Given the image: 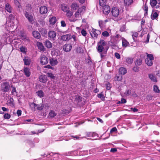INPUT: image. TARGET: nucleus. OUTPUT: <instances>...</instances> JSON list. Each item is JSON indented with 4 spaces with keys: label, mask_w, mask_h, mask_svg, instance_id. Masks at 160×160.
Segmentation results:
<instances>
[{
    "label": "nucleus",
    "mask_w": 160,
    "mask_h": 160,
    "mask_svg": "<svg viewBox=\"0 0 160 160\" xmlns=\"http://www.w3.org/2000/svg\"><path fill=\"white\" fill-rule=\"evenodd\" d=\"M20 49L21 52H22L23 53H26L27 52V48H26L22 46L20 48Z\"/></svg>",
    "instance_id": "37998d69"
},
{
    "label": "nucleus",
    "mask_w": 160,
    "mask_h": 160,
    "mask_svg": "<svg viewBox=\"0 0 160 160\" xmlns=\"http://www.w3.org/2000/svg\"><path fill=\"white\" fill-rule=\"evenodd\" d=\"M72 48V46L71 44H67L64 46L63 49L64 51L68 52L71 50Z\"/></svg>",
    "instance_id": "4468645a"
},
{
    "label": "nucleus",
    "mask_w": 160,
    "mask_h": 160,
    "mask_svg": "<svg viewBox=\"0 0 160 160\" xmlns=\"http://www.w3.org/2000/svg\"><path fill=\"white\" fill-rule=\"evenodd\" d=\"M47 75L48 77H50L51 78L54 79L55 78V77L52 73H47Z\"/></svg>",
    "instance_id": "13d9d810"
},
{
    "label": "nucleus",
    "mask_w": 160,
    "mask_h": 160,
    "mask_svg": "<svg viewBox=\"0 0 160 160\" xmlns=\"http://www.w3.org/2000/svg\"><path fill=\"white\" fill-rule=\"evenodd\" d=\"M36 106L37 109L40 111L42 110L43 108V105L41 104H37Z\"/></svg>",
    "instance_id": "ea45409f"
},
{
    "label": "nucleus",
    "mask_w": 160,
    "mask_h": 160,
    "mask_svg": "<svg viewBox=\"0 0 160 160\" xmlns=\"http://www.w3.org/2000/svg\"><path fill=\"white\" fill-rule=\"evenodd\" d=\"M147 58L146 59L145 62L146 63L148 66H151L152 65V60L154 59L153 56L152 54H149L146 53Z\"/></svg>",
    "instance_id": "f03ea898"
},
{
    "label": "nucleus",
    "mask_w": 160,
    "mask_h": 160,
    "mask_svg": "<svg viewBox=\"0 0 160 160\" xmlns=\"http://www.w3.org/2000/svg\"><path fill=\"white\" fill-rule=\"evenodd\" d=\"M5 8L6 10L9 13L12 12V8L9 3H7L6 4Z\"/></svg>",
    "instance_id": "393cba45"
},
{
    "label": "nucleus",
    "mask_w": 160,
    "mask_h": 160,
    "mask_svg": "<svg viewBox=\"0 0 160 160\" xmlns=\"http://www.w3.org/2000/svg\"><path fill=\"white\" fill-rule=\"evenodd\" d=\"M81 33L82 35L84 36H86L87 34L86 31L83 29L82 30Z\"/></svg>",
    "instance_id": "052dcab7"
},
{
    "label": "nucleus",
    "mask_w": 160,
    "mask_h": 160,
    "mask_svg": "<svg viewBox=\"0 0 160 160\" xmlns=\"http://www.w3.org/2000/svg\"><path fill=\"white\" fill-rule=\"evenodd\" d=\"M39 31L41 33L42 35H44L47 33V31L46 29L43 28H39L38 29Z\"/></svg>",
    "instance_id": "c756f323"
},
{
    "label": "nucleus",
    "mask_w": 160,
    "mask_h": 160,
    "mask_svg": "<svg viewBox=\"0 0 160 160\" xmlns=\"http://www.w3.org/2000/svg\"><path fill=\"white\" fill-rule=\"evenodd\" d=\"M111 12L112 16L116 18L118 17L119 15L120 11L118 8L115 7L112 8Z\"/></svg>",
    "instance_id": "39448f33"
},
{
    "label": "nucleus",
    "mask_w": 160,
    "mask_h": 160,
    "mask_svg": "<svg viewBox=\"0 0 160 160\" xmlns=\"http://www.w3.org/2000/svg\"><path fill=\"white\" fill-rule=\"evenodd\" d=\"M122 41V46L124 48H126L127 46L129 45V43L124 38L121 37Z\"/></svg>",
    "instance_id": "f3484780"
},
{
    "label": "nucleus",
    "mask_w": 160,
    "mask_h": 160,
    "mask_svg": "<svg viewBox=\"0 0 160 160\" xmlns=\"http://www.w3.org/2000/svg\"><path fill=\"white\" fill-rule=\"evenodd\" d=\"M77 50L78 52L79 53H82L83 52V51L82 48L80 47L78 48Z\"/></svg>",
    "instance_id": "338daca9"
},
{
    "label": "nucleus",
    "mask_w": 160,
    "mask_h": 160,
    "mask_svg": "<svg viewBox=\"0 0 160 160\" xmlns=\"http://www.w3.org/2000/svg\"><path fill=\"white\" fill-rule=\"evenodd\" d=\"M32 10L31 5L29 4H27L25 9L24 13H26V12L32 13Z\"/></svg>",
    "instance_id": "ddd939ff"
},
{
    "label": "nucleus",
    "mask_w": 160,
    "mask_h": 160,
    "mask_svg": "<svg viewBox=\"0 0 160 160\" xmlns=\"http://www.w3.org/2000/svg\"><path fill=\"white\" fill-rule=\"evenodd\" d=\"M138 35V33L137 32H134L132 35V38L134 41L137 40L136 38Z\"/></svg>",
    "instance_id": "a19ab883"
},
{
    "label": "nucleus",
    "mask_w": 160,
    "mask_h": 160,
    "mask_svg": "<svg viewBox=\"0 0 160 160\" xmlns=\"http://www.w3.org/2000/svg\"><path fill=\"white\" fill-rule=\"evenodd\" d=\"M48 62V58L44 55H42L40 58V63L42 65L47 64Z\"/></svg>",
    "instance_id": "0eeeda50"
},
{
    "label": "nucleus",
    "mask_w": 160,
    "mask_h": 160,
    "mask_svg": "<svg viewBox=\"0 0 160 160\" xmlns=\"http://www.w3.org/2000/svg\"><path fill=\"white\" fill-rule=\"evenodd\" d=\"M49 22L50 24H54L57 21V19L55 17H52V16H50Z\"/></svg>",
    "instance_id": "4be33fe9"
},
{
    "label": "nucleus",
    "mask_w": 160,
    "mask_h": 160,
    "mask_svg": "<svg viewBox=\"0 0 160 160\" xmlns=\"http://www.w3.org/2000/svg\"><path fill=\"white\" fill-rule=\"evenodd\" d=\"M153 90L156 92L159 93L160 92V91L158 87L155 85L153 86Z\"/></svg>",
    "instance_id": "de8ad7c7"
},
{
    "label": "nucleus",
    "mask_w": 160,
    "mask_h": 160,
    "mask_svg": "<svg viewBox=\"0 0 160 160\" xmlns=\"http://www.w3.org/2000/svg\"><path fill=\"white\" fill-rule=\"evenodd\" d=\"M22 39H23L25 41H28L29 40L28 38L26 37V36H24L22 37Z\"/></svg>",
    "instance_id": "69168bd1"
},
{
    "label": "nucleus",
    "mask_w": 160,
    "mask_h": 160,
    "mask_svg": "<svg viewBox=\"0 0 160 160\" xmlns=\"http://www.w3.org/2000/svg\"><path fill=\"white\" fill-rule=\"evenodd\" d=\"M155 8L156 9H160V2H158V4H156V6H155Z\"/></svg>",
    "instance_id": "774afa93"
},
{
    "label": "nucleus",
    "mask_w": 160,
    "mask_h": 160,
    "mask_svg": "<svg viewBox=\"0 0 160 160\" xmlns=\"http://www.w3.org/2000/svg\"><path fill=\"white\" fill-rule=\"evenodd\" d=\"M39 78L40 82L43 83H45L47 81V77L46 75H41Z\"/></svg>",
    "instance_id": "a211bd4d"
},
{
    "label": "nucleus",
    "mask_w": 160,
    "mask_h": 160,
    "mask_svg": "<svg viewBox=\"0 0 160 160\" xmlns=\"http://www.w3.org/2000/svg\"><path fill=\"white\" fill-rule=\"evenodd\" d=\"M24 14L25 17L27 19L30 23H33V18L32 13H28V12H26V13H24Z\"/></svg>",
    "instance_id": "423d86ee"
},
{
    "label": "nucleus",
    "mask_w": 160,
    "mask_h": 160,
    "mask_svg": "<svg viewBox=\"0 0 160 160\" xmlns=\"http://www.w3.org/2000/svg\"><path fill=\"white\" fill-rule=\"evenodd\" d=\"M11 118V115L8 113H5L3 115V118L5 119H8Z\"/></svg>",
    "instance_id": "3c124183"
},
{
    "label": "nucleus",
    "mask_w": 160,
    "mask_h": 160,
    "mask_svg": "<svg viewBox=\"0 0 160 160\" xmlns=\"http://www.w3.org/2000/svg\"><path fill=\"white\" fill-rule=\"evenodd\" d=\"M81 13L79 12V11L77 10V11L75 12L74 15L75 17L76 18H79L81 17Z\"/></svg>",
    "instance_id": "58836bf2"
},
{
    "label": "nucleus",
    "mask_w": 160,
    "mask_h": 160,
    "mask_svg": "<svg viewBox=\"0 0 160 160\" xmlns=\"http://www.w3.org/2000/svg\"><path fill=\"white\" fill-rule=\"evenodd\" d=\"M48 37L51 39L54 40L56 36V33L54 31H51L48 32Z\"/></svg>",
    "instance_id": "9d476101"
},
{
    "label": "nucleus",
    "mask_w": 160,
    "mask_h": 160,
    "mask_svg": "<svg viewBox=\"0 0 160 160\" xmlns=\"http://www.w3.org/2000/svg\"><path fill=\"white\" fill-rule=\"evenodd\" d=\"M103 12L105 14H108L110 12V8L108 5H105L103 7Z\"/></svg>",
    "instance_id": "f8f14e48"
},
{
    "label": "nucleus",
    "mask_w": 160,
    "mask_h": 160,
    "mask_svg": "<svg viewBox=\"0 0 160 160\" xmlns=\"http://www.w3.org/2000/svg\"><path fill=\"white\" fill-rule=\"evenodd\" d=\"M45 43L46 47L47 48H50L52 47V44L48 40L46 41L45 42Z\"/></svg>",
    "instance_id": "cd10ccee"
},
{
    "label": "nucleus",
    "mask_w": 160,
    "mask_h": 160,
    "mask_svg": "<svg viewBox=\"0 0 160 160\" xmlns=\"http://www.w3.org/2000/svg\"><path fill=\"white\" fill-rule=\"evenodd\" d=\"M24 64L26 65H29L30 64L31 61L29 58L26 57L23 59Z\"/></svg>",
    "instance_id": "aec40b11"
},
{
    "label": "nucleus",
    "mask_w": 160,
    "mask_h": 160,
    "mask_svg": "<svg viewBox=\"0 0 160 160\" xmlns=\"http://www.w3.org/2000/svg\"><path fill=\"white\" fill-rule=\"evenodd\" d=\"M117 130V128L114 127L112 128L110 132L111 133H112L114 132H116Z\"/></svg>",
    "instance_id": "e2e57ef3"
},
{
    "label": "nucleus",
    "mask_w": 160,
    "mask_h": 160,
    "mask_svg": "<svg viewBox=\"0 0 160 160\" xmlns=\"http://www.w3.org/2000/svg\"><path fill=\"white\" fill-rule=\"evenodd\" d=\"M66 15L68 18H71L73 15V12L70 10H68L67 12H66Z\"/></svg>",
    "instance_id": "4c0bfd02"
},
{
    "label": "nucleus",
    "mask_w": 160,
    "mask_h": 160,
    "mask_svg": "<svg viewBox=\"0 0 160 160\" xmlns=\"http://www.w3.org/2000/svg\"><path fill=\"white\" fill-rule=\"evenodd\" d=\"M106 45V42L103 40H100L98 43L97 50L100 55L101 58H102L106 56L107 51L104 49V47Z\"/></svg>",
    "instance_id": "f257e3e1"
},
{
    "label": "nucleus",
    "mask_w": 160,
    "mask_h": 160,
    "mask_svg": "<svg viewBox=\"0 0 160 160\" xmlns=\"http://www.w3.org/2000/svg\"><path fill=\"white\" fill-rule=\"evenodd\" d=\"M152 98L153 96L150 95H148L146 97V99L148 101L152 100Z\"/></svg>",
    "instance_id": "bf43d9fd"
},
{
    "label": "nucleus",
    "mask_w": 160,
    "mask_h": 160,
    "mask_svg": "<svg viewBox=\"0 0 160 160\" xmlns=\"http://www.w3.org/2000/svg\"><path fill=\"white\" fill-rule=\"evenodd\" d=\"M58 61L56 59H50V63L52 66H55L58 63Z\"/></svg>",
    "instance_id": "c85d7f7f"
},
{
    "label": "nucleus",
    "mask_w": 160,
    "mask_h": 160,
    "mask_svg": "<svg viewBox=\"0 0 160 160\" xmlns=\"http://www.w3.org/2000/svg\"><path fill=\"white\" fill-rule=\"evenodd\" d=\"M71 7L73 10H75L78 9L79 6L76 2H73L72 3Z\"/></svg>",
    "instance_id": "5701e85b"
},
{
    "label": "nucleus",
    "mask_w": 160,
    "mask_h": 160,
    "mask_svg": "<svg viewBox=\"0 0 160 160\" xmlns=\"http://www.w3.org/2000/svg\"><path fill=\"white\" fill-rule=\"evenodd\" d=\"M23 71L25 75L27 77H29L31 75V72L30 71V69L27 68H24Z\"/></svg>",
    "instance_id": "6ab92c4d"
},
{
    "label": "nucleus",
    "mask_w": 160,
    "mask_h": 160,
    "mask_svg": "<svg viewBox=\"0 0 160 160\" xmlns=\"http://www.w3.org/2000/svg\"><path fill=\"white\" fill-rule=\"evenodd\" d=\"M109 33L107 31H104L102 33V35L104 37H108L109 36Z\"/></svg>",
    "instance_id": "680f3d73"
},
{
    "label": "nucleus",
    "mask_w": 160,
    "mask_h": 160,
    "mask_svg": "<svg viewBox=\"0 0 160 160\" xmlns=\"http://www.w3.org/2000/svg\"><path fill=\"white\" fill-rule=\"evenodd\" d=\"M158 14L156 12L152 13L151 16V18L152 20H154L156 19L158 17Z\"/></svg>",
    "instance_id": "2f4dec72"
},
{
    "label": "nucleus",
    "mask_w": 160,
    "mask_h": 160,
    "mask_svg": "<svg viewBox=\"0 0 160 160\" xmlns=\"http://www.w3.org/2000/svg\"><path fill=\"white\" fill-rule=\"evenodd\" d=\"M61 9L64 12H67L69 9L68 6L65 4H61L60 5Z\"/></svg>",
    "instance_id": "dca6fc26"
},
{
    "label": "nucleus",
    "mask_w": 160,
    "mask_h": 160,
    "mask_svg": "<svg viewBox=\"0 0 160 160\" xmlns=\"http://www.w3.org/2000/svg\"><path fill=\"white\" fill-rule=\"evenodd\" d=\"M127 101L126 100L124 99L123 98H121V101H118L117 103L119 104V103H125Z\"/></svg>",
    "instance_id": "8fccbe9b"
},
{
    "label": "nucleus",
    "mask_w": 160,
    "mask_h": 160,
    "mask_svg": "<svg viewBox=\"0 0 160 160\" xmlns=\"http://www.w3.org/2000/svg\"><path fill=\"white\" fill-rule=\"evenodd\" d=\"M106 0H99V5L100 6L104 7L106 4Z\"/></svg>",
    "instance_id": "f704fd0d"
},
{
    "label": "nucleus",
    "mask_w": 160,
    "mask_h": 160,
    "mask_svg": "<svg viewBox=\"0 0 160 160\" xmlns=\"http://www.w3.org/2000/svg\"><path fill=\"white\" fill-rule=\"evenodd\" d=\"M131 93V91L130 90L128 89L126 90L124 92V94L126 96H128L130 95Z\"/></svg>",
    "instance_id": "603ef678"
},
{
    "label": "nucleus",
    "mask_w": 160,
    "mask_h": 160,
    "mask_svg": "<svg viewBox=\"0 0 160 160\" xmlns=\"http://www.w3.org/2000/svg\"><path fill=\"white\" fill-rule=\"evenodd\" d=\"M29 106L32 110L35 111L36 106V105L35 103L33 102L30 103Z\"/></svg>",
    "instance_id": "72a5a7b5"
},
{
    "label": "nucleus",
    "mask_w": 160,
    "mask_h": 160,
    "mask_svg": "<svg viewBox=\"0 0 160 160\" xmlns=\"http://www.w3.org/2000/svg\"><path fill=\"white\" fill-rule=\"evenodd\" d=\"M99 25L101 28H102L104 26V24L102 21L100 20L98 22Z\"/></svg>",
    "instance_id": "864d4df0"
},
{
    "label": "nucleus",
    "mask_w": 160,
    "mask_h": 160,
    "mask_svg": "<svg viewBox=\"0 0 160 160\" xmlns=\"http://www.w3.org/2000/svg\"><path fill=\"white\" fill-rule=\"evenodd\" d=\"M14 3L15 4L16 6L18 8H20L21 7V5L20 3L17 0H14Z\"/></svg>",
    "instance_id": "09e8293b"
},
{
    "label": "nucleus",
    "mask_w": 160,
    "mask_h": 160,
    "mask_svg": "<svg viewBox=\"0 0 160 160\" xmlns=\"http://www.w3.org/2000/svg\"><path fill=\"white\" fill-rule=\"evenodd\" d=\"M48 11L47 8L45 6H41L39 8V12L41 14H45L47 13Z\"/></svg>",
    "instance_id": "6e6552de"
},
{
    "label": "nucleus",
    "mask_w": 160,
    "mask_h": 160,
    "mask_svg": "<svg viewBox=\"0 0 160 160\" xmlns=\"http://www.w3.org/2000/svg\"><path fill=\"white\" fill-rule=\"evenodd\" d=\"M101 33L100 31L94 28L92 29V31L90 32V35L92 38L95 39L97 38L98 35Z\"/></svg>",
    "instance_id": "20e7f679"
},
{
    "label": "nucleus",
    "mask_w": 160,
    "mask_h": 160,
    "mask_svg": "<svg viewBox=\"0 0 160 160\" xmlns=\"http://www.w3.org/2000/svg\"><path fill=\"white\" fill-rule=\"evenodd\" d=\"M11 88H12V95L14 96H16L17 95V93L16 92V88L12 86H11Z\"/></svg>",
    "instance_id": "79ce46f5"
},
{
    "label": "nucleus",
    "mask_w": 160,
    "mask_h": 160,
    "mask_svg": "<svg viewBox=\"0 0 160 160\" xmlns=\"http://www.w3.org/2000/svg\"><path fill=\"white\" fill-rule=\"evenodd\" d=\"M38 96L40 98H42L43 97L44 93L42 90H39L37 92Z\"/></svg>",
    "instance_id": "c9c22d12"
},
{
    "label": "nucleus",
    "mask_w": 160,
    "mask_h": 160,
    "mask_svg": "<svg viewBox=\"0 0 160 160\" xmlns=\"http://www.w3.org/2000/svg\"><path fill=\"white\" fill-rule=\"evenodd\" d=\"M142 60L141 59H138L135 62V64L137 65H140L142 63Z\"/></svg>",
    "instance_id": "a18cd8bd"
},
{
    "label": "nucleus",
    "mask_w": 160,
    "mask_h": 160,
    "mask_svg": "<svg viewBox=\"0 0 160 160\" xmlns=\"http://www.w3.org/2000/svg\"><path fill=\"white\" fill-rule=\"evenodd\" d=\"M114 79L116 81H120L122 79V77L120 75H116Z\"/></svg>",
    "instance_id": "49530a36"
},
{
    "label": "nucleus",
    "mask_w": 160,
    "mask_h": 160,
    "mask_svg": "<svg viewBox=\"0 0 160 160\" xmlns=\"http://www.w3.org/2000/svg\"><path fill=\"white\" fill-rule=\"evenodd\" d=\"M149 78L150 80L153 82H157V79L156 77L152 74H150L148 75Z\"/></svg>",
    "instance_id": "a878e982"
},
{
    "label": "nucleus",
    "mask_w": 160,
    "mask_h": 160,
    "mask_svg": "<svg viewBox=\"0 0 160 160\" xmlns=\"http://www.w3.org/2000/svg\"><path fill=\"white\" fill-rule=\"evenodd\" d=\"M117 40L115 39L113 40H112L110 41L109 42V44L112 48L115 49L117 47Z\"/></svg>",
    "instance_id": "9b49d317"
},
{
    "label": "nucleus",
    "mask_w": 160,
    "mask_h": 160,
    "mask_svg": "<svg viewBox=\"0 0 160 160\" xmlns=\"http://www.w3.org/2000/svg\"><path fill=\"white\" fill-rule=\"evenodd\" d=\"M126 61L128 63L130 64V63H132V59H131L130 58H128L126 59Z\"/></svg>",
    "instance_id": "5fc2aeb1"
},
{
    "label": "nucleus",
    "mask_w": 160,
    "mask_h": 160,
    "mask_svg": "<svg viewBox=\"0 0 160 160\" xmlns=\"http://www.w3.org/2000/svg\"><path fill=\"white\" fill-rule=\"evenodd\" d=\"M85 7L83 6L80 8L79 7L78 8V11L81 13L82 12H83L85 11Z\"/></svg>",
    "instance_id": "c03bdc74"
},
{
    "label": "nucleus",
    "mask_w": 160,
    "mask_h": 160,
    "mask_svg": "<svg viewBox=\"0 0 160 160\" xmlns=\"http://www.w3.org/2000/svg\"><path fill=\"white\" fill-rule=\"evenodd\" d=\"M106 88L107 90H109L110 89L111 87V85L109 82L107 83L106 84Z\"/></svg>",
    "instance_id": "4d7b16f0"
},
{
    "label": "nucleus",
    "mask_w": 160,
    "mask_h": 160,
    "mask_svg": "<svg viewBox=\"0 0 160 160\" xmlns=\"http://www.w3.org/2000/svg\"><path fill=\"white\" fill-rule=\"evenodd\" d=\"M57 115V113L53 110H51L49 113V116L51 118H54Z\"/></svg>",
    "instance_id": "473e14b6"
},
{
    "label": "nucleus",
    "mask_w": 160,
    "mask_h": 160,
    "mask_svg": "<svg viewBox=\"0 0 160 160\" xmlns=\"http://www.w3.org/2000/svg\"><path fill=\"white\" fill-rule=\"evenodd\" d=\"M86 136L88 137H98V135L96 132H90L86 133Z\"/></svg>",
    "instance_id": "2eb2a0df"
},
{
    "label": "nucleus",
    "mask_w": 160,
    "mask_h": 160,
    "mask_svg": "<svg viewBox=\"0 0 160 160\" xmlns=\"http://www.w3.org/2000/svg\"><path fill=\"white\" fill-rule=\"evenodd\" d=\"M72 38V35L70 34H67L62 35L61 37V39L64 41H68Z\"/></svg>",
    "instance_id": "1a4fd4ad"
},
{
    "label": "nucleus",
    "mask_w": 160,
    "mask_h": 160,
    "mask_svg": "<svg viewBox=\"0 0 160 160\" xmlns=\"http://www.w3.org/2000/svg\"><path fill=\"white\" fill-rule=\"evenodd\" d=\"M33 36L36 38L39 39L41 37V35L40 33L37 31H34L32 32Z\"/></svg>",
    "instance_id": "412c9836"
},
{
    "label": "nucleus",
    "mask_w": 160,
    "mask_h": 160,
    "mask_svg": "<svg viewBox=\"0 0 160 160\" xmlns=\"http://www.w3.org/2000/svg\"><path fill=\"white\" fill-rule=\"evenodd\" d=\"M115 57L118 59H119L120 58V56L119 53L118 52H115Z\"/></svg>",
    "instance_id": "0e129e2a"
},
{
    "label": "nucleus",
    "mask_w": 160,
    "mask_h": 160,
    "mask_svg": "<svg viewBox=\"0 0 160 160\" xmlns=\"http://www.w3.org/2000/svg\"><path fill=\"white\" fill-rule=\"evenodd\" d=\"M38 49L41 51H44L45 48L42 43L39 42L38 45Z\"/></svg>",
    "instance_id": "e433bc0d"
},
{
    "label": "nucleus",
    "mask_w": 160,
    "mask_h": 160,
    "mask_svg": "<svg viewBox=\"0 0 160 160\" xmlns=\"http://www.w3.org/2000/svg\"><path fill=\"white\" fill-rule=\"evenodd\" d=\"M127 72V69L121 67L119 69V72L121 74L124 75Z\"/></svg>",
    "instance_id": "b1692460"
},
{
    "label": "nucleus",
    "mask_w": 160,
    "mask_h": 160,
    "mask_svg": "<svg viewBox=\"0 0 160 160\" xmlns=\"http://www.w3.org/2000/svg\"><path fill=\"white\" fill-rule=\"evenodd\" d=\"M150 4L153 8H154L156 4H158V2L156 0H150Z\"/></svg>",
    "instance_id": "7c9ffc66"
},
{
    "label": "nucleus",
    "mask_w": 160,
    "mask_h": 160,
    "mask_svg": "<svg viewBox=\"0 0 160 160\" xmlns=\"http://www.w3.org/2000/svg\"><path fill=\"white\" fill-rule=\"evenodd\" d=\"M28 143L30 145L31 147H33L34 146V143L32 141L29 140L28 141Z\"/></svg>",
    "instance_id": "6e6d98bb"
},
{
    "label": "nucleus",
    "mask_w": 160,
    "mask_h": 160,
    "mask_svg": "<svg viewBox=\"0 0 160 160\" xmlns=\"http://www.w3.org/2000/svg\"><path fill=\"white\" fill-rule=\"evenodd\" d=\"M133 2V0H124V3L126 6H128Z\"/></svg>",
    "instance_id": "bb28decb"
},
{
    "label": "nucleus",
    "mask_w": 160,
    "mask_h": 160,
    "mask_svg": "<svg viewBox=\"0 0 160 160\" xmlns=\"http://www.w3.org/2000/svg\"><path fill=\"white\" fill-rule=\"evenodd\" d=\"M10 86L8 82H4L1 85L2 91L4 92H8L9 90Z\"/></svg>",
    "instance_id": "7ed1b4c3"
}]
</instances>
